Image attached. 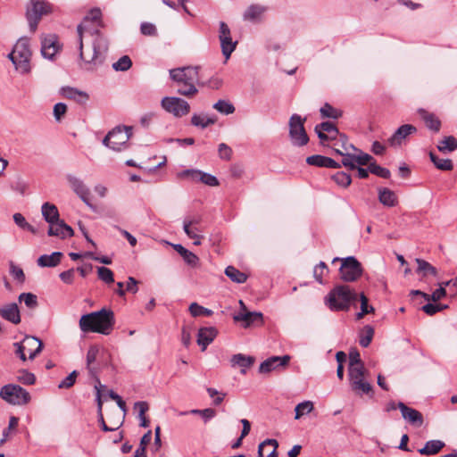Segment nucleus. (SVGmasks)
Here are the masks:
<instances>
[{
  "instance_id": "nucleus-1",
  "label": "nucleus",
  "mask_w": 457,
  "mask_h": 457,
  "mask_svg": "<svg viewBox=\"0 0 457 457\" xmlns=\"http://www.w3.org/2000/svg\"><path fill=\"white\" fill-rule=\"evenodd\" d=\"M101 16V10L94 8L86 15L83 22L77 27L79 57L87 63L95 65L102 64L104 62L109 42L99 29H87L86 24L96 22L97 26L103 27Z\"/></svg>"
},
{
  "instance_id": "nucleus-2",
  "label": "nucleus",
  "mask_w": 457,
  "mask_h": 457,
  "mask_svg": "<svg viewBox=\"0 0 457 457\" xmlns=\"http://www.w3.org/2000/svg\"><path fill=\"white\" fill-rule=\"evenodd\" d=\"M115 324L114 313L111 309L103 308L81 316L79 328L85 332H96L109 335Z\"/></svg>"
},
{
  "instance_id": "nucleus-3",
  "label": "nucleus",
  "mask_w": 457,
  "mask_h": 457,
  "mask_svg": "<svg viewBox=\"0 0 457 457\" xmlns=\"http://www.w3.org/2000/svg\"><path fill=\"white\" fill-rule=\"evenodd\" d=\"M358 299V293L348 285H337L326 295L325 304L332 312H347Z\"/></svg>"
},
{
  "instance_id": "nucleus-4",
  "label": "nucleus",
  "mask_w": 457,
  "mask_h": 457,
  "mask_svg": "<svg viewBox=\"0 0 457 457\" xmlns=\"http://www.w3.org/2000/svg\"><path fill=\"white\" fill-rule=\"evenodd\" d=\"M200 66H185L170 70V79L179 86L178 93L191 96L197 93Z\"/></svg>"
},
{
  "instance_id": "nucleus-5",
  "label": "nucleus",
  "mask_w": 457,
  "mask_h": 457,
  "mask_svg": "<svg viewBox=\"0 0 457 457\" xmlns=\"http://www.w3.org/2000/svg\"><path fill=\"white\" fill-rule=\"evenodd\" d=\"M54 12V5L45 0H29L26 5V18L31 32L37 30L43 16Z\"/></svg>"
},
{
  "instance_id": "nucleus-6",
  "label": "nucleus",
  "mask_w": 457,
  "mask_h": 457,
  "mask_svg": "<svg viewBox=\"0 0 457 457\" xmlns=\"http://www.w3.org/2000/svg\"><path fill=\"white\" fill-rule=\"evenodd\" d=\"M132 135V127L117 126L103 139V144L113 151H121Z\"/></svg>"
},
{
  "instance_id": "nucleus-7",
  "label": "nucleus",
  "mask_w": 457,
  "mask_h": 457,
  "mask_svg": "<svg viewBox=\"0 0 457 457\" xmlns=\"http://www.w3.org/2000/svg\"><path fill=\"white\" fill-rule=\"evenodd\" d=\"M306 116H290L289 138L294 146H303L308 144L309 137L304 128Z\"/></svg>"
},
{
  "instance_id": "nucleus-8",
  "label": "nucleus",
  "mask_w": 457,
  "mask_h": 457,
  "mask_svg": "<svg viewBox=\"0 0 457 457\" xmlns=\"http://www.w3.org/2000/svg\"><path fill=\"white\" fill-rule=\"evenodd\" d=\"M367 374L368 370L364 366L348 369L350 387L358 395H368L372 391L371 385L366 380Z\"/></svg>"
},
{
  "instance_id": "nucleus-9",
  "label": "nucleus",
  "mask_w": 457,
  "mask_h": 457,
  "mask_svg": "<svg viewBox=\"0 0 457 457\" xmlns=\"http://www.w3.org/2000/svg\"><path fill=\"white\" fill-rule=\"evenodd\" d=\"M0 397L13 405L27 404L30 401L29 393L19 385L8 384L0 390Z\"/></svg>"
},
{
  "instance_id": "nucleus-10",
  "label": "nucleus",
  "mask_w": 457,
  "mask_h": 457,
  "mask_svg": "<svg viewBox=\"0 0 457 457\" xmlns=\"http://www.w3.org/2000/svg\"><path fill=\"white\" fill-rule=\"evenodd\" d=\"M362 273L363 269L361 263L354 256H348L342 259L339 275L343 281L354 282L362 276Z\"/></svg>"
},
{
  "instance_id": "nucleus-11",
  "label": "nucleus",
  "mask_w": 457,
  "mask_h": 457,
  "mask_svg": "<svg viewBox=\"0 0 457 457\" xmlns=\"http://www.w3.org/2000/svg\"><path fill=\"white\" fill-rule=\"evenodd\" d=\"M13 49L19 59L18 67L22 69V74L29 73L31 71L30 60L32 53L29 48V37H21L14 45Z\"/></svg>"
},
{
  "instance_id": "nucleus-12",
  "label": "nucleus",
  "mask_w": 457,
  "mask_h": 457,
  "mask_svg": "<svg viewBox=\"0 0 457 457\" xmlns=\"http://www.w3.org/2000/svg\"><path fill=\"white\" fill-rule=\"evenodd\" d=\"M66 179L72 191L87 204L90 209L96 210L95 205L90 201L91 193L84 181L72 174L66 175Z\"/></svg>"
},
{
  "instance_id": "nucleus-13",
  "label": "nucleus",
  "mask_w": 457,
  "mask_h": 457,
  "mask_svg": "<svg viewBox=\"0 0 457 457\" xmlns=\"http://www.w3.org/2000/svg\"><path fill=\"white\" fill-rule=\"evenodd\" d=\"M62 44L54 34L41 37V54L44 58L54 60L55 54L61 50Z\"/></svg>"
},
{
  "instance_id": "nucleus-14",
  "label": "nucleus",
  "mask_w": 457,
  "mask_h": 457,
  "mask_svg": "<svg viewBox=\"0 0 457 457\" xmlns=\"http://www.w3.org/2000/svg\"><path fill=\"white\" fill-rule=\"evenodd\" d=\"M161 104L164 111L171 114H187L190 110L186 100L175 96L162 98Z\"/></svg>"
},
{
  "instance_id": "nucleus-15",
  "label": "nucleus",
  "mask_w": 457,
  "mask_h": 457,
  "mask_svg": "<svg viewBox=\"0 0 457 457\" xmlns=\"http://www.w3.org/2000/svg\"><path fill=\"white\" fill-rule=\"evenodd\" d=\"M178 176L181 179H191L192 181H201L211 187L219 185V180L215 176L197 170H185L180 171Z\"/></svg>"
},
{
  "instance_id": "nucleus-16",
  "label": "nucleus",
  "mask_w": 457,
  "mask_h": 457,
  "mask_svg": "<svg viewBox=\"0 0 457 457\" xmlns=\"http://www.w3.org/2000/svg\"><path fill=\"white\" fill-rule=\"evenodd\" d=\"M417 133V128L411 124H403L400 126L395 133L388 138L391 146L401 145L409 136Z\"/></svg>"
},
{
  "instance_id": "nucleus-17",
  "label": "nucleus",
  "mask_w": 457,
  "mask_h": 457,
  "mask_svg": "<svg viewBox=\"0 0 457 457\" xmlns=\"http://www.w3.org/2000/svg\"><path fill=\"white\" fill-rule=\"evenodd\" d=\"M315 132L322 142L336 139L338 135V129L332 121H324L316 125Z\"/></svg>"
},
{
  "instance_id": "nucleus-18",
  "label": "nucleus",
  "mask_w": 457,
  "mask_h": 457,
  "mask_svg": "<svg viewBox=\"0 0 457 457\" xmlns=\"http://www.w3.org/2000/svg\"><path fill=\"white\" fill-rule=\"evenodd\" d=\"M47 235L49 237H58L62 239H65L73 237L74 230L71 226L66 224L63 220H60L56 221V224H49Z\"/></svg>"
},
{
  "instance_id": "nucleus-19",
  "label": "nucleus",
  "mask_w": 457,
  "mask_h": 457,
  "mask_svg": "<svg viewBox=\"0 0 457 457\" xmlns=\"http://www.w3.org/2000/svg\"><path fill=\"white\" fill-rule=\"evenodd\" d=\"M268 11V7L262 4H251L248 6L243 13V20L252 23H260L265 12Z\"/></svg>"
},
{
  "instance_id": "nucleus-20",
  "label": "nucleus",
  "mask_w": 457,
  "mask_h": 457,
  "mask_svg": "<svg viewBox=\"0 0 457 457\" xmlns=\"http://www.w3.org/2000/svg\"><path fill=\"white\" fill-rule=\"evenodd\" d=\"M290 361V356L284 355L280 356H272L262 361L259 367L260 373H269L271 370H274L279 367H285L288 364Z\"/></svg>"
},
{
  "instance_id": "nucleus-21",
  "label": "nucleus",
  "mask_w": 457,
  "mask_h": 457,
  "mask_svg": "<svg viewBox=\"0 0 457 457\" xmlns=\"http://www.w3.org/2000/svg\"><path fill=\"white\" fill-rule=\"evenodd\" d=\"M235 321H243V327L248 328L252 325H262L263 314L260 312H238L234 316Z\"/></svg>"
},
{
  "instance_id": "nucleus-22",
  "label": "nucleus",
  "mask_w": 457,
  "mask_h": 457,
  "mask_svg": "<svg viewBox=\"0 0 457 457\" xmlns=\"http://www.w3.org/2000/svg\"><path fill=\"white\" fill-rule=\"evenodd\" d=\"M397 406L401 411L403 418L409 423L417 427H420L423 424L424 419L419 411L408 407L402 402H399Z\"/></svg>"
},
{
  "instance_id": "nucleus-23",
  "label": "nucleus",
  "mask_w": 457,
  "mask_h": 457,
  "mask_svg": "<svg viewBox=\"0 0 457 457\" xmlns=\"http://www.w3.org/2000/svg\"><path fill=\"white\" fill-rule=\"evenodd\" d=\"M96 384L95 385V390H96V400L97 402V416H98V421L101 425V428L104 431H113L115 428H109L104 419L103 416V401H102V389H105L106 386L104 385H102L100 383V380L98 378H96Z\"/></svg>"
},
{
  "instance_id": "nucleus-24",
  "label": "nucleus",
  "mask_w": 457,
  "mask_h": 457,
  "mask_svg": "<svg viewBox=\"0 0 457 457\" xmlns=\"http://www.w3.org/2000/svg\"><path fill=\"white\" fill-rule=\"evenodd\" d=\"M217 335L218 330L214 327H204L198 330L197 344L202 347V351L207 348Z\"/></svg>"
},
{
  "instance_id": "nucleus-25",
  "label": "nucleus",
  "mask_w": 457,
  "mask_h": 457,
  "mask_svg": "<svg viewBox=\"0 0 457 457\" xmlns=\"http://www.w3.org/2000/svg\"><path fill=\"white\" fill-rule=\"evenodd\" d=\"M21 345L24 346L25 353H29V358L33 360L42 350L43 343L41 340L35 337L27 336L21 342Z\"/></svg>"
},
{
  "instance_id": "nucleus-26",
  "label": "nucleus",
  "mask_w": 457,
  "mask_h": 457,
  "mask_svg": "<svg viewBox=\"0 0 457 457\" xmlns=\"http://www.w3.org/2000/svg\"><path fill=\"white\" fill-rule=\"evenodd\" d=\"M306 162L309 165L316 166V167H325V168H332L338 169L341 167V164L337 162L330 157H327L324 155L314 154L308 156L306 158Z\"/></svg>"
},
{
  "instance_id": "nucleus-27",
  "label": "nucleus",
  "mask_w": 457,
  "mask_h": 457,
  "mask_svg": "<svg viewBox=\"0 0 457 457\" xmlns=\"http://www.w3.org/2000/svg\"><path fill=\"white\" fill-rule=\"evenodd\" d=\"M0 316L13 324L21 322V315L17 303H11L0 307Z\"/></svg>"
},
{
  "instance_id": "nucleus-28",
  "label": "nucleus",
  "mask_w": 457,
  "mask_h": 457,
  "mask_svg": "<svg viewBox=\"0 0 457 457\" xmlns=\"http://www.w3.org/2000/svg\"><path fill=\"white\" fill-rule=\"evenodd\" d=\"M278 443L276 439H266L259 445V457H278L277 448Z\"/></svg>"
},
{
  "instance_id": "nucleus-29",
  "label": "nucleus",
  "mask_w": 457,
  "mask_h": 457,
  "mask_svg": "<svg viewBox=\"0 0 457 457\" xmlns=\"http://www.w3.org/2000/svg\"><path fill=\"white\" fill-rule=\"evenodd\" d=\"M61 95L68 99H73L80 104H84L88 100V95L86 92L79 91L71 87H62L60 89Z\"/></svg>"
},
{
  "instance_id": "nucleus-30",
  "label": "nucleus",
  "mask_w": 457,
  "mask_h": 457,
  "mask_svg": "<svg viewBox=\"0 0 457 457\" xmlns=\"http://www.w3.org/2000/svg\"><path fill=\"white\" fill-rule=\"evenodd\" d=\"M41 212L44 220L49 224H56V221L61 220L59 211L54 204L48 202L43 204Z\"/></svg>"
},
{
  "instance_id": "nucleus-31",
  "label": "nucleus",
  "mask_w": 457,
  "mask_h": 457,
  "mask_svg": "<svg viewBox=\"0 0 457 457\" xmlns=\"http://www.w3.org/2000/svg\"><path fill=\"white\" fill-rule=\"evenodd\" d=\"M254 357L246 356L243 353L234 354L231 358L232 366H239L242 368L241 373L245 374V369L251 367L254 363Z\"/></svg>"
},
{
  "instance_id": "nucleus-32",
  "label": "nucleus",
  "mask_w": 457,
  "mask_h": 457,
  "mask_svg": "<svg viewBox=\"0 0 457 457\" xmlns=\"http://www.w3.org/2000/svg\"><path fill=\"white\" fill-rule=\"evenodd\" d=\"M62 257V253L54 252L50 255L43 254L37 259V265L40 267H55Z\"/></svg>"
},
{
  "instance_id": "nucleus-33",
  "label": "nucleus",
  "mask_w": 457,
  "mask_h": 457,
  "mask_svg": "<svg viewBox=\"0 0 457 457\" xmlns=\"http://www.w3.org/2000/svg\"><path fill=\"white\" fill-rule=\"evenodd\" d=\"M445 445V443L441 440H430L425 444L424 447L418 451L422 455H434L438 453Z\"/></svg>"
},
{
  "instance_id": "nucleus-34",
  "label": "nucleus",
  "mask_w": 457,
  "mask_h": 457,
  "mask_svg": "<svg viewBox=\"0 0 457 457\" xmlns=\"http://www.w3.org/2000/svg\"><path fill=\"white\" fill-rule=\"evenodd\" d=\"M378 200L386 206H395L397 202L395 194L386 187L378 189Z\"/></svg>"
},
{
  "instance_id": "nucleus-35",
  "label": "nucleus",
  "mask_w": 457,
  "mask_h": 457,
  "mask_svg": "<svg viewBox=\"0 0 457 457\" xmlns=\"http://www.w3.org/2000/svg\"><path fill=\"white\" fill-rule=\"evenodd\" d=\"M441 153L453 152L457 150V139L453 136L445 137L436 145Z\"/></svg>"
},
{
  "instance_id": "nucleus-36",
  "label": "nucleus",
  "mask_w": 457,
  "mask_h": 457,
  "mask_svg": "<svg viewBox=\"0 0 457 457\" xmlns=\"http://www.w3.org/2000/svg\"><path fill=\"white\" fill-rule=\"evenodd\" d=\"M220 41V47L222 54L225 56L226 61L229 59L231 54L235 51L237 42L233 41L231 36L223 37L219 38Z\"/></svg>"
},
{
  "instance_id": "nucleus-37",
  "label": "nucleus",
  "mask_w": 457,
  "mask_h": 457,
  "mask_svg": "<svg viewBox=\"0 0 457 457\" xmlns=\"http://www.w3.org/2000/svg\"><path fill=\"white\" fill-rule=\"evenodd\" d=\"M225 274L231 281L237 284L245 283L247 279V275L234 266H228L225 270Z\"/></svg>"
},
{
  "instance_id": "nucleus-38",
  "label": "nucleus",
  "mask_w": 457,
  "mask_h": 457,
  "mask_svg": "<svg viewBox=\"0 0 457 457\" xmlns=\"http://www.w3.org/2000/svg\"><path fill=\"white\" fill-rule=\"evenodd\" d=\"M416 262L418 264L417 272L422 273L423 277L428 275H432L434 277L437 276V270L432 266L429 262L425 260L417 258Z\"/></svg>"
},
{
  "instance_id": "nucleus-39",
  "label": "nucleus",
  "mask_w": 457,
  "mask_h": 457,
  "mask_svg": "<svg viewBox=\"0 0 457 457\" xmlns=\"http://www.w3.org/2000/svg\"><path fill=\"white\" fill-rule=\"evenodd\" d=\"M429 158L434 165L441 170H452L453 168V162L450 159H440L432 152L429 153Z\"/></svg>"
},
{
  "instance_id": "nucleus-40",
  "label": "nucleus",
  "mask_w": 457,
  "mask_h": 457,
  "mask_svg": "<svg viewBox=\"0 0 457 457\" xmlns=\"http://www.w3.org/2000/svg\"><path fill=\"white\" fill-rule=\"evenodd\" d=\"M134 409L138 411V418L140 420V426L143 428L149 427V420L146 419L145 413L148 411L149 406L146 402H137L134 404Z\"/></svg>"
},
{
  "instance_id": "nucleus-41",
  "label": "nucleus",
  "mask_w": 457,
  "mask_h": 457,
  "mask_svg": "<svg viewBox=\"0 0 457 457\" xmlns=\"http://www.w3.org/2000/svg\"><path fill=\"white\" fill-rule=\"evenodd\" d=\"M217 121L216 116H192L191 124L195 127L206 128Z\"/></svg>"
},
{
  "instance_id": "nucleus-42",
  "label": "nucleus",
  "mask_w": 457,
  "mask_h": 457,
  "mask_svg": "<svg viewBox=\"0 0 457 457\" xmlns=\"http://www.w3.org/2000/svg\"><path fill=\"white\" fill-rule=\"evenodd\" d=\"M12 218H13V221L15 222V224L18 227H20L21 229L28 230V231L31 232L32 234L37 233V228L35 227H33L32 225H30L26 220L25 217L21 213L16 212L13 214Z\"/></svg>"
},
{
  "instance_id": "nucleus-43",
  "label": "nucleus",
  "mask_w": 457,
  "mask_h": 457,
  "mask_svg": "<svg viewBox=\"0 0 457 457\" xmlns=\"http://www.w3.org/2000/svg\"><path fill=\"white\" fill-rule=\"evenodd\" d=\"M374 336V328L370 325L364 326L360 335V345L362 347H368Z\"/></svg>"
},
{
  "instance_id": "nucleus-44",
  "label": "nucleus",
  "mask_w": 457,
  "mask_h": 457,
  "mask_svg": "<svg viewBox=\"0 0 457 457\" xmlns=\"http://www.w3.org/2000/svg\"><path fill=\"white\" fill-rule=\"evenodd\" d=\"M99 349L96 345H91L87 353V368L92 376H95L96 370L92 367V363L96 361Z\"/></svg>"
},
{
  "instance_id": "nucleus-45",
  "label": "nucleus",
  "mask_w": 457,
  "mask_h": 457,
  "mask_svg": "<svg viewBox=\"0 0 457 457\" xmlns=\"http://www.w3.org/2000/svg\"><path fill=\"white\" fill-rule=\"evenodd\" d=\"M213 108L221 114H232L236 110L234 105L227 100H219L213 104Z\"/></svg>"
},
{
  "instance_id": "nucleus-46",
  "label": "nucleus",
  "mask_w": 457,
  "mask_h": 457,
  "mask_svg": "<svg viewBox=\"0 0 457 457\" xmlns=\"http://www.w3.org/2000/svg\"><path fill=\"white\" fill-rule=\"evenodd\" d=\"M131 66L132 61L129 55H123L117 62L112 63V69L116 71H127Z\"/></svg>"
},
{
  "instance_id": "nucleus-47",
  "label": "nucleus",
  "mask_w": 457,
  "mask_h": 457,
  "mask_svg": "<svg viewBox=\"0 0 457 457\" xmlns=\"http://www.w3.org/2000/svg\"><path fill=\"white\" fill-rule=\"evenodd\" d=\"M332 179L340 187H347L351 185L352 178L350 174L344 172V171H338L336 174L332 176Z\"/></svg>"
},
{
  "instance_id": "nucleus-48",
  "label": "nucleus",
  "mask_w": 457,
  "mask_h": 457,
  "mask_svg": "<svg viewBox=\"0 0 457 457\" xmlns=\"http://www.w3.org/2000/svg\"><path fill=\"white\" fill-rule=\"evenodd\" d=\"M369 170L370 173L383 179H389L391 176V172L388 169L378 165L375 162L370 163Z\"/></svg>"
},
{
  "instance_id": "nucleus-49",
  "label": "nucleus",
  "mask_w": 457,
  "mask_h": 457,
  "mask_svg": "<svg viewBox=\"0 0 457 457\" xmlns=\"http://www.w3.org/2000/svg\"><path fill=\"white\" fill-rule=\"evenodd\" d=\"M426 127L434 133L439 132L441 129V120L438 116H423Z\"/></svg>"
},
{
  "instance_id": "nucleus-50",
  "label": "nucleus",
  "mask_w": 457,
  "mask_h": 457,
  "mask_svg": "<svg viewBox=\"0 0 457 457\" xmlns=\"http://www.w3.org/2000/svg\"><path fill=\"white\" fill-rule=\"evenodd\" d=\"M313 410V403L311 401H304L303 403H298L295 406V419H300L304 413H309Z\"/></svg>"
},
{
  "instance_id": "nucleus-51",
  "label": "nucleus",
  "mask_w": 457,
  "mask_h": 457,
  "mask_svg": "<svg viewBox=\"0 0 457 457\" xmlns=\"http://www.w3.org/2000/svg\"><path fill=\"white\" fill-rule=\"evenodd\" d=\"M97 275L99 279L106 284H112L114 282L113 272L109 268L104 266L98 267Z\"/></svg>"
},
{
  "instance_id": "nucleus-52",
  "label": "nucleus",
  "mask_w": 457,
  "mask_h": 457,
  "mask_svg": "<svg viewBox=\"0 0 457 457\" xmlns=\"http://www.w3.org/2000/svg\"><path fill=\"white\" fill-rule=\"evenodd\" d=\"M189 312L192 316H211L212 314V311L207 309L204 306L199 305L197 303H192L189 306Z\"/></svg>"
},
{
  "instance_id": "nucleus-53",
  "label": "nucleus",
  "mask_w": 457,
  "mask_h": 457,
  "mask_svg": "<svg viewBox=\"0 0 457 457\" xmlns=\"http://www.w3.org/2000/svg\"><path fill=\"white\" fill-rule=\"evenodd\" d=\"M19 301L24 302L27 307L34 309L37 306V295L32 293H21L19 295Z\"/></svg>"
},
{
  "instance_id": "nucleus-54",
  "label": "nucleus",
  "mask_w": 457,
  "mask_h": 457,
  "mask_svg": "<svg viewBox=\"0 0 457 457\" xmlns=\"http://www.w3.org/2000/svg\"><path fill=\"white\" fill-rule=\"evenodd\" d=\"M359 366H364V363L361 359L360 353L354 348L349 353L348 369H357Z\"/></svg>"
},
{
  "instance_id": "nucleus-55",
  "label": "nucleus",
  "mask_w": 457,
  "mask_h": 457,
  "mask_svg": "<svg viewBox=\"0 0 457 457\" xmlns=\"http://www.w3.org/2000/svg\"><path fill=\"white\" fill-rule=\"evenodd\" d=\"M78 371L77 370H73L71 373H70L64 379H62L59 385H58V387L60 389H63V388H71L76 382V378L78 377Z\"/></svg>"
},
{
  "instance_id": "nucleus-56",
  "label": "nucleus",
  "mask_w": 457,
  "mask_h": 457,
  "mask_svg": "<svg viewBox=\"0 0 457 457\" xmlns=\"http://www.w3.org/2000/svg\"><path fill=\"white\" fill-rule=\"evenodd\" d=\"M17 379L24 385H33L36 381L35 375L27 370L20 371L19 375L17 376Z\"/></svg>"
},
{
  "instance_id": "nucleus-57",
  "label": "nucleus",
  "mask_w": 457,
  "mask_h": 457,
  "mask_svg": "<svg viewBox=\"0 0 457 457\" xmlns=\"http://www.w3.org/2000/svg\"><path fill=\"white\" fill-rule=\"evenodd\" d=\"M328 270V266L324 262H320V263L314 267L313 276L319 283H322V277Z\"/></svg>"
},
{
  "instance_id": "nucleus-58",
  "label": "nucleus",
  "mask_w": 457,
  "mask_h": 457,
  "mask_svg": "<svg viewBox=\"0 0 457 457\" xmlns=\"http://www.w3.org/2000/svg\"><path fill=\"white\" fill-rule=\"evenodd\" d=\"M218 153L220 159L229 161L232 157V149L225 143H220L218 146Z\"/></svg>"
},
{
  "instance_id": "nucleus-59",
  "label": "nucleus",
  "mask_w": 457,
  "mask_h": 457,
  "mask_svg": "<svg viewBox=\"0 0 457 457\" xmlns=\"http://www.w3.org/2000/svg\"><path fill=\"white\" fill-rule=\"evenodd\" d=\"M357 153L358 154H354V162L359 164L360 166H364L370 163V161L373 159V157L366 153L361 152L359 150Z\"/></svg>"
},
{
  "instance_id": "nucleus-60",
  "label": "nucleus",
  "mask_w": 457,
  "mask_h": 457,
  "mask_svg": "<svg viewBox=\"0 0 457 457\" xmlns=\"http://www.w3.org/2000/svg\"><path fill=\"white\" fill-rule=\"evenodd\" d=\"M358 296H359L360 302H361V311H362L363 313H367V314L374 313L375 309L372 305L369 304V299L364 295V293H361L360 295L358 294Z\"/></svg>"
},
{
  "instance_id": "nucleus-61",
  "label": "nucleus",
  "mask_w": 457,
  "mask_h": 457,
  "mask_svg": "<svg viewBox=\"0 0 457 457\" xmlns=\"http://www.w3.org/2000/svg\"><path fill=\"white\" fill-rule=\"evenodd\" d=\"M184 231L188 237L194 239L195 245H200L202 244L201 238L203 237L198 234V232H200L201 230L197 227L187 228V230Z\"/></svg>"
},
{
  "instance_id": "nucleus-62",
  "label": "nucleus",
  "mask_w": 457,
  "mask_h": 457,
  "mask_svg": "<svg viewBox=\"0 0 457 457\" xmlns=\"http://www.w3.org/2000/svg\"><path fill=\"white\" fill-rule=\"evenodd\" d=\"M342 165L351 170H355L356 164L354 163V154L351 152L345 153L342 159Z\"/></svg>"
},
{
  "instance_id": "nucleus-63",
  "label": "nucleus",
  "mask_w": 457,
  "mask_h": 457,
  "mask_svg": "<svg viewBox=\"0 0 457 457\" xmlns=\"http://www.w3.org/2000/svg\"><path fill=\"white\" fill-rule=\"evenodd\" d=\"M140 31L145 36H156L157 29L156 27L150 22H143L140 26Z\"/></svg>"
},
{
  "instance_id": "nucleus-64",
  "label": "nucleus",
  "mask_w": 457,
  "mask_h": 457,
  "mask_svg": "<svg viewBox=\"0 0 457 457\" xmlns=\"http://www.w3.org/2000/svg\"><path fill=\"white\" fill-rule=\"evenodd\" d=\"M59 277L63 283L71 285L74 281L75 269H70L68 270L62 271L60 273Z\"/></svg>"
}]
</instances>
